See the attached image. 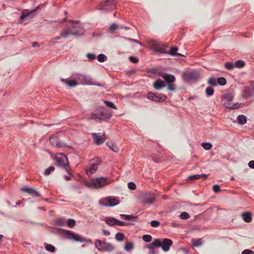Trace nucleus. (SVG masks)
<instances>
[{"label": "nucleus", "instance_id": "obj_1", "mask_svg": "<svg viewBox=\"0 0 254 254\" xmlns=\"http://www.w3.org/2000/svg\"><path fill=\"white\" fill-rule=\"evenodd\" d=\"M84 31L78 21H70L61 31L60 36L55 37V40L67 38L69 36H78L83 33Z\"/></svg>", "mask_w": 254, "mask_h": 254}, {"label": "nucleus", "instance_id": "obj_2", "mask_svg": "<svg viewBox=\"0 0 254 254\" xmlns=\"http://www.w3.org/2000/svg\"><path fill=\"white\" fill-rule=\"evenodd\" d=\"M112 113L110 111L104 108H100L94 111L91 115V119L101 122L110 119Z\"/></svg>", "mask_w": 254, "mask_h": 254}, {"label": "nucleus", "instance_id": "obj_3", "mask_svg": "<svg viewBox=\"0 0 254 254\" xmlns=\"http://www.w3.org/2000/svg\"><path fill=\"white\" fill-rule=\"evenodd\" d=\"M234 96L232 93L226 94L224 96L223 100L224 105L227 108L230 109H237L240 108V105L239 104L236 103L235 104L232 103V101Z\"/></svg>", "mask_w": 254, "mask_h": 254}, {"label": "nucleus", "instance_id": "obj_4", "mask_svg": "<svg viewBox=\"0 0 254 254\" xmlns=\"http://www.w3.org/2000/svg\"><path fill=\"white\" fill-rule=\"evenodd\" d=\"M150 48L155 52H158L160 53H167V52L166 51L167 46L165 44L157 41H150Z\"/></svg>", "mask_w": 254, "mask_h": 254}, {"label": "nucleus", "instance_id": "obj_5", "mask_svg": "<svg viewBox=\"0 0 254 254\" xmlns=\"http://www.w3.org/2000/svg\"><path fill=\"white\" fill-rule=\"evenodd\" d=\"M96 248L100 251L111 252L114 249V247L110 243L103 242L98 239L95 241Z\"/></svg>", "mask_w": 254, "mask_h": 254}, {"label": "nucleus", "instance_id": "obj_6", "mask_svg": "<svg viewBox=\"0 0 254 254\" xmlns=\"http://www.w3.org/2000/svg\"><path fill=\"white\" fill-rule=\"evenodd\" d=\"M119 203V201L117 198L106 197L99 200V204L101 205L109 207L114 206Z\"/></svg>", "mask_w": 254, "mask_h": 254}, {"label": "nucleus", "instance_id": "obj_7", "mask_svg": "<svg viewBox=\"0 0 254 254\" xmlns=\"http://www.w3.org/2000/svg\"><path fill=\"white\" fill-rule=\"evenodd\" d=\"M40 8V6H37L36 8L29 11L28 9H25L22 10L21 15L20 17V19L23 21L24 19H29L32 18L34 16V13Z\"/></svg>", "mask_w": 254, "mask_h": 254}, {"label": "nucleus", "instance_id": "obj_8", "mask_svg": "<svg viewBox=\"0 0 254 254\" xmlns=\"http://www.w3.org/2000/svg\"><path fill=\"white\" fill-rule=\"evenodd\" d=\"M182 77L184 81H189L191 80L197 79L199 78V74L197 71L193 70L184 73Z\"/></svg>", "mask_w": 254, "mask_h": 254}, {"label": "nucleus", "instance_id": "obj_9", "mask_svg": "<svg viewBox=\"0 0 254 254\" xmlns=\"http://www.w3.org/2000/svg\"><path fill=\"white\" fill-rule=\"evenodd\" d=\"M57 165L60 167H66L68 165V160L67 157L62 154H60L56 156Z\"/></svg>", "mask_w": 254, "mask_h": 254}, {"label": "nucleus", "instance_id": "obj_10", "mask_svg": "<svg viewBox=\"0 0 254 254\" xmlns=\"http://www.w3.org/2000/svg\"><path fill=\"white\" fill-rule=\"evenodd\" d=\"M77 77L80 80L82 81V83L88 85L95 84L93 79L88 75L83 74H78L77 75Z\"/></svg>", "mask_w": 254, "mask_h": 254}, {"label": "nucleus", "instance_id": "obj_11", "mask_svg": "<svg viewBox=\"0 0 254 254\" xmlns=\"http://www.w3.org/2000/svg\"><path fill=\"white\" fill-rule=\"evenodd\" d=\"M92 184L95 188H100L106 185L108 183L106 179L104 178H98L93 179Z\"/></svg>", "mask_w": 254, "mask_h": 254}, {"label": "nucleus", "instance_id": "obj_12", "mask_svg": "<svg viewBox=\"0 0 254 254\" xmlns=\"http://www.w3.org/2000/svg\"><path fill=\"white\" fill-rule=\"evenodd\" d=\"M91 135L94 142L98 145L102 144L106 139L105 133L102 135H99L97 133H93Z\"/></svg>", "mask_w": 254, "mask_h": 254}, {"label": "nucleus", "instance_id": "obj_13", "mask_svg": "<svg viewBox=\"0 0 254 254\" xmlns=\"http://www.w3.org/2000/svg\"><path fill=\"white\" fill-rule=\"evenodd\" d=\"M50 144L55 147H64L65 145L64 143L60 141L59 139L56 136H52L50 138Z\"/></svg>", "mask_w": 254, "mask_h": 254}, {"label": "nucleus", "instance_id": "obj_14", "mask_svg": "<svg viewBox=\"0 0 254 254\" xmlns=\"http://www.w3.org/2000/svg\"><path fill=\"white\" fill-rule=\"evenodd\" d=\"M173 242L169 239H164L162 242V249L164 252H168L172 246Z\"/></svg>", "mask_w": 254, "mask_h": 254}, {"label": "nucleus", "instance_id": "obj_15", "mask_svg": "<svg viewBox=\"0 0 254 254\" xmlns=\"http://www.w3.org/2000/svg\"><path fill=\"white\" fill-rule=\"evenodd\" d=\"M67 234L69 235V238L72 239L76 242H83L85 240L81 236H80L78 235L75 234L72 232H70L68 231L67 233Z\"/></svg>", "mask_w": 254, "mask_h": 254}, {"label": "nucleus", "instance_id": "obj_16", "mask_svg": "<svg viewBox=\"0 0 254 254\" xmlns=\"http://www.w3.org/2000/svg\"><path fill=\"white\" fill-rule=\"evenodd\" d=\"M165 86L164 82L160 78H158L153 84V87L157 90H159Z\"/></svg>", "mask_w": 254, "mask_h": 254}, {"label": "nucleus", "instance_id": "obj_17", "mask_svg": "<svg viewBox=\"0 0 254 254\" xmlns=\"http://www.w3.org/2000/svg\"><path fill=\"white\" fill-rule=\"evenodd\" d=\"M162 76L167 84L173 83L176 80L175 77L172 74L165 73Z\"/></svg>", "mask_w": 254, "mask_h": 254}, {"label": "nucleus", "instance_id": "obj_18", "mask_svg": "<svg viewBox=\"0 0 254 254\" xmlns=\"http://www.w3.org/2000/svg\"><path fill=\"white\" fill-rule=\"evenodd\" d=\"M242 217L246 222L250 223L252 221V214L251 212H244L242 214Z\"/></svg>", "mask_w": 254, "mask_h": 254}, {"label": "nucleus", "instance_id": "obj_19", "mask_svg": "<svg viewBox=\"0 0 254 254\" xmlns=\"http://www.w3.org/2000/svg\"><path fill=\"white\" fill-rule=\"evenodd\" d=\"M99 164V163H92L88 170L87 171V174L88 175L90 176L92 174H94L97 169L98 165Z\"/></svg>", "mask_w": 254, "mask_h": 254}, {"label": "nucleus", "instance_id": "obj_20", "mask_svg": "<svg viewBox=\"0 0 254 254\" xmlns=\"http://www.w3.org/2000/svg\"><path fill=\"white\" fill-rule=\"evenodd\" d=\"M202 178L203 180H205L207 178V175L205 174H201V175H191L189 176L188 177V180H191V181H194L198 180L200 178Z\"/></svg>", "mask_w": 254, "mask_h": 254}, {"label": "nucleus", "instance_id": "obj_21", "mask_svg": "<svg viewBox=\"0 0 254 254\" xmlns=\"http://www.w3.org/2000/svg\"><path fill=\"white\" fill-rule=\"evenodd\" d=\"M178 50V48L176 47H172L169 52H167V54H170L173 56H178V57H182L183 56V55L177 53V51Z\"/></svg>", "mask_w": 254, "mask_h": 254}, {"label": "nucleus", "instance_id": "obj_22", "mask_svg": "<svg viewBox=\"0 0 254 254\" xmlns=\"http://www.w3.org/2000/svg\"><path fill=\"white\" fill-rule=\"evenodd\" d=\"M115 0H105L101 2V5L102 6H111L113 8L115 6Z\"/></svg>", "mask_w": 254, "mask_h": 254}, {"label": "nucleus", "instance_id": "obj_23", "mask_svg": "<svg viewBox=\"0 0 254 254\" xmlns=\"http://www.w3.org/2000/svg\"><path fill=\"white\" fill-rule=\"evenodd\" d=\"M166 99V95L162 94H155L154 101L161 102L165 101Z\"/></svg>", "mask_w": 254, "mask_h": 254}, {"label": "nucleus", "instance_id": "obj_24", "mask_svg": "<svg viewBox=\"0 0 254 254\" xmlns=\"http://www.w3.org/2000/svg\"><path fill=\"white\" fill-rule=\"evenodd\" d=\"M123 28H125L126 29H128V27H124V26H123L122 25H118V24H115V23L112 24L110 26V30L111 31H114V30H115L118 29H123Z\"/></svg>", "mask_w": 254, "mask_h": 254}, {"label": "nucleus", "instance_id": "obj_25", "mask_svg": "<svg viewBox=\"0 0 254 254\" xmlns=\"http://www.w3.org/2000/svg\"><path fill=\"white\" fill-rule=\"evenodd\" d=\"M155 200V195H151L148 197H146L144 200V204H151Z\"/></svg>", "mask_w": 254, "mask_h": 254}, {"label": "nucleus", "instance_id": "obj_26", "mask_svg": "<svg viewBox=\"0 0 254 254\" xmlns=\"http://www.w3.org/2000/svg\"><path fill=\"white\" fill-rule=\"evenodd\" d=\"M117 221V220L113 217H109L106 219L105 221L106 223L110 226H113L114 225L116 224Z\"/></svg>", "mask_w": 254, "mask_h": 254}, {"label": "nucleus", "instance_id": "obj_27", "mask_svg": "<svg viewBox=\"0 0 254 254\" xmlns=\"http://www.w3.org/2000/svg\"><path fill=\"white\" fill-rule=\"evenodd\" d=\"M106 144L107 146H109V148L115 152H118L119 151V149L118 147L117 146V145L114 144L113 143L108 142Z\"/></svg>", "mask_w": 254, "mask_h": 254}, {"label": "nucleus", "instance_id": "obj_28", "mask_svg": "<svg viewBox=\"0 0 254 254\" xmlns=\"http://www.w3.org/2000/svg\"><path fill=\"white\" fill-rule=\"evenodd\" d=\"M62 81L70 87H74L77 84V82L75 80H70L67 81L66 80L63 79Z\"/></svg>", "mask_w": 254, "mask_h": 254}, {"label": "nucleus", "instance_id": "obj_29", "mask_svg": "<svg viewBox=\"0 0 254 254\" xmlns=\"http://www.w3.org/2000/svg\"><path fill=\"white\" fill-rule=\"evenodd\" d=\"M191 243L193 246L195 247L200 246L202 244V241L201 239H192L191 240Z\"/></svg>", "mask_w": 254, "mask_h": 254}, {"label": "nucleus", "instance_id": "obj_30", "mask_svg": "<svg viewBox=\"0 0 254 254\" xmlns=\"http://www.w3.org/2000/svg\"><path fill=\"white\" fill-rule=\"evenodd\" d=\"M237 120L238 121L239 123L242 125H244L247 122V118L244 115H239L238 117Z\"/></svg>", "mask_w": 254, "mask_h": 254}, {"label": "nucleus", "instance_id": "obj_31", "mask_svg": "<svg viewBox=\"0 0 254 254\" xmlns=\"http://www.w3.org/2000/svg\"><path fill=\"white\" fill-rule=\"evenodd\" d=\"M66 223V220L64 218H60L57 219V224L60 226H64Z\"/></svg>", "mask_w": 254, "mask_h": 254}, {"label": "nucleus", "instance_id": "obj_32", "mask_svg": "<svg viewBox=\"0 0 254 254\" xmlns=\"http://www.w3.org/2000/svg\"><path fill=\"white\" fill-rule=\"evenodd\" d=\"M245 65V63L244 61L242 60H238L235 63V66L238 68H242Z\"/></svg>", "mask_w": 254, "mask_h": 254}, {"label": "nucleus", "instance_id": "obj_33", "mask_svg": "<svg viewBox=\"0 0 254 254\" xmlns=\"http://www.w3.org/2000/svg\"><path fill=\"white\" fill-rule=\"evenodd\" d=\"M120 216L122 219L126 220H133L135 218L133 215L121 214Z\"/></svg>", "mask_w": 254, "mask_h": 254}, {"label": "nucleus", "instance_id": "obj_34", "mask_svg": "<svg viewBox=\"0 0 254 254\" xmlns=\"http://www.w3.org/2000/svg\"><path fill=\"white\" fill-rule=\"evenodd\" d=\"M67 226L70 228L73 227L75 225V221L74 219H69L66 220V223Z\"/></svg>", "mask_w": 254, "mask_h": 254}, {"label": "nucleus", "instance_id": "obj_35", "mask_svg": "<svg viewBox=\"0 0 254 254\" xmlns=\"http://www.w3.org/2000/svg\"><path fill=\"white\" fill-rule=\"evenodd\" d=\"M125 236L122 233H118L116 234L115 238L117 241H122L124 239Z\"/></svg>", "mask_w": 254, "mask_h": 254}, {"label": "nucleus", "instance_id": "obj_36", "mask_svg": "<svg viewBox=\"0 0 254 254\" xmlns=\"http://www.w3.org/2000/svg\"><path fill=\"white\" fill-rule=\"evenodd\" d=\"M225 67L229 70L233 69L235 67V64H234L231 62L226 63L225 64Z\"/></svg>", "mask_w": 254, "mask_h": 254}, {"label": "nucleus", "instance_id": "obj_37", "mask_svg": "<svg viewBox=\"0 0 254 254\" xmlns=\"http://www.w3.org/2000/svg\"><path fill=\"white\" fill-rule=\"evenodd\" d=\"M214 92L213 89L211 87H208L205 89V93L209 96H212L214 94Z\"/></svg>", "mask_w": 254, "mask_h": 254}, {"label": "nucleus", "instance_id": "obj_38", "mask_svg": "<svg viewBox=\"0 0 254 254\" xmlns=\"http://www.w3.org/2000/svg\"><path fill=\"white\" fill-rule=\"evenodd\" d=\"M201 146L204 149L207 150H210L212 147V144L210 143H202Z\"/></svg>", "mask_w": 254, "mask_h": 254}, {"label": "nucleus", "instance_id": "obj_39", "mask_svg": "<svg viewBox=\"0 0 254 254\" xmlns=\"http://www.w3.org/2000/svg\"><path fill=\"white\" fill-rule=\"evenodd\" d=\"M217 82L220 85H224L226 83V80L224 77H219L217 79Z\"/></svg>", "mask_w": 254, "mask_h": 254}, {"label": "nucleus", "instance_id": "obj_40", "mask_svg": "<svg viewBox=\"0 0 254 254\" xmlns=\"http://www.w3.org/2000/svg\"><path fill=\"white\" fill-rule=\"evenodd\" d=\"M208 83L212 86H216L217 85V82L216 79L213 77H211L209 78L208 80Z\"/></svg>", "mask_w": 254, "mask_h": 254}, {"label": "nucleus", "instance_id": "obj_41", "mask_svg": "<svg viewBox=\"0 0 254 254\" xmlns=\"http://www.w3.org/2000/svg\"><path fill=\"white\" fill-rule=\"evenodd\" d=\"M125 249L127 251H129L133 249V244L131 242H127L125 247Z\"/></svg>", "mask_w": 254, "mask_h": 254}, {"label": "nucleus", "instance_id": "obj_42", "mask_svg": "<svg viewBox=\"0 0 254 254\" xmlns=\"http://www.w3.org/2000/svg\"><path fill=\"white\" fill-rule=\"evenodd\" d=\"M104 103L108 107H110L112 109H116V106L114 105V104L113 102H111L108 101H105L104 102Z\"/></svg>", "mask_w": 254, "mask_h": 254}, {"label": "nucleus", "instance_id": "obj_43", "mask_svg": "<svg viewBox=\"0 0 254 254\" xmlns=\"http://www.w3.org/2000/svg\"><path fill=\"white\" fill-rule=\"evenodd\" d=\"M142 239L145 242H149L152 240V237L149 235H144L142 236Z\"/></svg>", "mask_w": 254, "mask_h": 254}, {"label": "nucleus", "instance_id": "obj_44", "mask_svg": "<svg viewBox=\"0 0 254 254\" xmlns=\"http://www.w3.org/2000/svg\"><path fill=\"white\" fill-rule=\"evenodd\" d=\"M46 250L51 252H54L55 250V248L52 245L50 244H46Z\"/></svg>", "mask_w": 254, "mask_h": 254}, {"label": "nucleus", "instance_id": "obj_45", "mask_svg": "<svg viewBox=\"0 0 254 254\" xmlns=\"http://www.w3.org/2000/svg\"><path fill=\"white\" fill-rule=\"evenodd\" d=\"M152 243L155 248L162 247V242L159 239H156Z\"/></svg>", "mask_w": 254, "mask_h": 254}, {"label": "nucleus", "instance_id": "obj_46", "mask_svg": "<svg viewBox=\"0 0 254 254\" xmlns=\"http://www.w3.org/2000/svg\"><path fill=\"white\" fill-rule=\"evenodd\" d=\"M180 217L182 219H187L190 218V215L188 213L183 212L180 214Z\"/></svg>", "mask_w": 254, "mask_h": 254}, {"label": "nucleus", "instance_id": "obj_47", "mask_svg": "<svg viewBox=\"0 0 254 254\" xmlns=\"http://www.w3.org/2000/svg\"><path fill=\"white\" fill-rule=\"evenodd\" d=\"M54 170L55 167L54 166H51L45 170L44 175L46 176L49 175L51 171H54Z\"/></svg>", "mask_w": 254, "mask_h": 254}, {"label": "nucleus", "instance_id": "obj_48", "mask_svg": "<svg viewBox=\"0 0 254 254\" xmlns=\"http://www.w3.org/2000/svg\"><path fill=\"white\" fill-rule=\"evenodd\" d=\"M127 187L128 189L130 190H134L136 188V185L133 182H130L128 183Z\"/></svg>", "mask_w": 254, "mask_h": 254}, {"label": "nucleus", "instance_id": "obj_49", "mask_svg": "<svg viewBox=\"0 0 254 254\" xmlns=\"http://www.w3.org/2000/svg\"><path fill=\"white\" fill-rule=\"evenodd\" d=\"M160 224V223L156 220H152L150 222V225L152 227H158Z\"/></svg>", "mask_w": 254, "mask_h": 254}, {"label": "nucleus", "instance_id": "obj_50", "mask_svg": "<svg viewBox=\"0 0 254 254\" xmlns=\"http://www.w3.org/2000/svg\"><path fill=\"white\" fill-rule=\"evenodd\" d=\"M106 56L104 54H99L97 57V59L99 62H103Z\"/></svg>", "mask_w": 254, "mask_h": 254}, {"label": "nucleus", "instance_id": "obj_51", "mask_svg": "<svg viewBox=\"0 0 254 254\" xmlns=\"http://www.w3.org/2000/svg\"><path fill=\"white\" fill-rule=\"evenodd\" d=\"M167 88L169 90L174 91L175 90V84L173 83L167 84Z\"/></svg>", "mask_w": 254, "mask_h": 254}, {"label": "nucleus", "instance_id": "obj_52", "mask_svg": "<svg viewBox=\"0 0 254 254\" xmlns=\"http://www.w3.org/2000/svg\"><path fill=\"white\" fill-rule=\"evenodd\" d=\"M155 94H154L153 93L149 92L147 95V98L149 99L154 101Z\"/></svg>", "mask_w": 254, "mask_h": 254}, {"label": "nucleus", "instance_id": "obj_53", "mask_svg": "<svg viewBox=\"0 0 254 254\" xmlns=\"http://www.w3.org/2000/svg\"><path fill=\"white\" fill-rule=\"evenodd\" d=\"M130 61L133 63H137L138 62V59L135 57L130 56L129 58Z\"/></svg>", "mask_w": 254, "mask_h": 254}, {"label": "nucleus", "instance_id": "obj_54", "mask_svg": "<svg viewBox=\"0 0 254 254\" xmlns=\"http://www.w3.org/2000/svg\"><path fill=\"white\" fill-rule=\"evenodd\" d=\"M213 190L215 192L220 191V187L219 185H215L213 186Z\"/></svg>", "mask_w": 254, "mask_h": 254}, {"label": "nucleus", "instance_id": "obj_55", "mask_svg": "<svg viewBox=\"0 0 254 254\" xmlns=\"http://www.w3.org/2000/svg\"><path fill=\"white\" fill-rule=\"evenodd\" d=\"M87 57L91 60H95L96 58V56L94 54L89 53L87 54Z\"/></svg>", "mask_w": 254, "mask_h": 254}, {"label": "nucleus", "instance_id": "obj_56", "mask_svg": "<svg viewBox=\"0 0 254 254\" xmlns=\"http://www.w3.org/2000/svg\"><path fill=\"white\" fill-rule=\"evenodd\" d=\"M28 193L31 194L33 196H38L39 194L34 189H31V190L29 191Z\"/></svg>", "mask_w": 254, "mask_h": 254}, {"label": "nucleus", "instance_id": "obj_57", "mask_svg": "<svg viewBox=\"0 0 254 254\" xmlns=\"http://www.w3.org/2000/svg\"><path fill=\"white\" fill-rule=\"evenodd\" d=\"M254 252L250 250L246 249L242 252V254H254Z\"/></svg>", "mask_w": 254, "mask_h": 254}, {"label": "nucleus", "instance_id": "obj_58", "mask_svg": "<svg viewBox=\"0 0 254 254\" xmlns=\"http://www.w3.org/2000/svg\"><path fill=\"white\" fill-rule=\"evenodd\" d=\"M252 90L249 94V96L251 97H254V84L251 85Z\"/></svg>", "mask_w": 254, "mask_h": 254}, {"label": "nucleus", "instance_id": "obj_59", "mask_svg": "<svg viewBox=\"0 0 254 254\" xmlns=\"http://www.w3.org/2000/svg\"><path fill=\"white\" fill-rule=\"evenodd\" d=\"M116 224L118 225H119V226H126L127 225L126 223H125V222H124L123 221L118 220H117Z\"/></svg>", "mask_w": 254, "mask_h": 254}, {"label": "nucleus", "instance_id": "obj_60", "mask_svg": "<svg viewBox=\"0 0 254 254\" xmlns=\"http://www.w3.org/2000/svg\"><path fill=\"white\" fill-rule=\"evenodd\" d=\"M21 190L23 191H25V192L28 193L29 192V191L31 190V188H21Z\"/></svg>", "mask_w": 254, "mask_h": 254}, {"label": "nucleus", "instance_id": "obj_61", "mask_svg": "<svg viewBox=\"0 0 254 254\" xmlns=\"http://www.w3.org/2000/svg\"><path fill=\"white\" fill-rule=\"evenodd\" d=\"M146 248H148L149 249H150V250H153V249H154L155 248V247L154 246L153 243H151L149 245L146 246Z\"/></svg>", "mask_w": 254, "mask_h": 254}, {"label": "nucleus", "instance_id": "obj_62", "mask_svg": "<svg viewBox=\"0 0 254 254\" xmlns=\"http://www.w3.org/2000/svg\"><path fill=\"white\" fill-rule=\"evenodd\" d=\"M249 166L252 169H254V161H250L249 163Z\"/></svg>", "mask_w": 254, "mask_h": 254}, {"label": "nucleus", "instance_id": "obj_63", "mask_svg": "<svg viewBox=\"0 0 254 254\" xmlns=\"http://www.w3.org/2000/svg\"><path fill=\"white\" fill-rule=\"evenodd\" d=\"M103 233L104 235L105 236H109L110 235V233L109 231L104 229L103 230Z\"/></svg>", "mask_w": 254, "mask_h": 254}, {"label": "nucleus", "instance_id": "obj_64", "mask_svg": "<svg viewBox=\"0 0 254 254\" xmlns=\"http://www.w3.org/2000/svg\"><path fill=\"white\" fill-rule=\"evenodd\" d=\"M37 45H38V43L36 42H34L32 43V46L33 47H35Z\"/></svg>", "mask_w": 254, "mask_h": 254}]
</instances>
